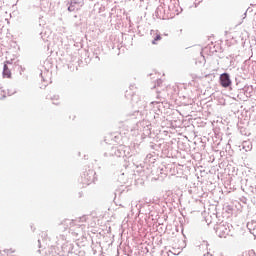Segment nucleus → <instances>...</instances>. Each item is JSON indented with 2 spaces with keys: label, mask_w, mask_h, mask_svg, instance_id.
Segmentation results:
<instances>
[{
  "label": "nucleus",
  "mask_w": 256,
  "mask_h": 256,
  "mask_svg": "<svg viewBox=\"0 0 256 256\" xmlns=\"http://www.w3.org/2000/svg\"><path fill=\"white\" fill-rule=\"evenodd\" d=\"M50 99H51L53 105H59V95H54Z\"/></svg>",
  "instance_id": "nucleus-3"
},
{
  "label": "nucleus",
  "mask_w": 256,
  "mask_h": 256,
  "mask_svg": "<svg viewBox=\"0 0 256 256\" xmlns=\"http://www.w3.org/2000/svg\"><path fill=\"white\" fill-rule=\"evenodd\" d=\"M3 75L4 77H7V79H11V70H9L7 64H4Z\"/></svg>",
  "instance_id": "nucleus-2"
},
{
  "label": "nucleus",
  "mask_w": 256,
  "mask_h": 256,
  "mask_svg": "<svg viewBox=\"0 0 256 256\" xmlns=\"http://www.w3.org/2000/svg\"><path fill=\"white\" fill-rule=\"evenodd\" d=\"M75 5H77V2H71L70 6L68 7V11H75Z\"/></svg>",
  "instance_id": "nucleus-4"
},
{
  "label": "nucleus",
  "mask_w": 256,
  "mask_h": 256,
  "mask_svg": "<svg viewBox=\"0 0 256 256\" xmlns=\"http://www.w3.org/2000/svg\"><path fill=\"white\" fill-rule=\"evenodd\" d=\"M157 41H161V35H157L154 40L152 41L153 45H157Z\"/></svg>",
  "instance_id": "nucleus-5"
},
{
  "label": "nucleus",
  "mask_w": 256,
  "mask_h": 256,
  "mask_svg": "<svg viewBox=\"0 0 256 256\" xmlns=\"http://www.w3.org/2000/svg\"><path fill=\"white\" fill-rule=\"evenodd\" d=\"M220 84L224 88L230 87V85H231V78H230L229 74L223 73V74L220 75Z\"/></svg>",
  "instance_id": "nucleus-1"
}]
</instances>
